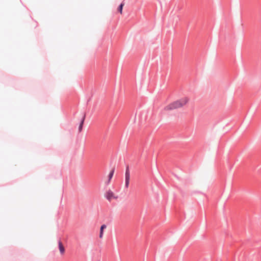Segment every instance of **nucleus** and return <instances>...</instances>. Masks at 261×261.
Wrapping results in <instances>:
<instances>
[{
  "mask_svg": "<svg viewBox=\"0 0 261 261\" xmlns=\"http://www.w3.org/2000/svg\"><path fill=\"white\" fill-rule=\"evenodd\" d=\"M190 99L188 97H184L180 99L174 101L164 108V111L169 112L175 109H179L187 105L189 102Z\"/></svg>",
  "mask_w": 261,
  "mask_h": 261,
  "instance_id": "1",
  "label": "nucleus"
},
{
  "mask_svg": "<svg viewBox=\"0 0 261 261\" xmlns=\"http://www.w3.org/2000/svg\"><path fill=\"white\" fill-rule=\"evenodd\" d=\"M114 194L111 191H109L107 193V196H113Z\"/></svg>",
  "mask_w": 261,
  "mask_h": 261,
  "instance_id": "9",
  "label": "nucleus"
},
{
  "mask_svg": "<svg viewBox=\"0 0 261 261\" xmlns=\"http://www.w3.org/2000/svg\"><path fill=\"white\" fill-rule=\"evenodd\" d=\"M58 244H59V249L60 252L61 254L63 255L64 254L65 251L64 247L63 245V243L61 241L59 242Z\"/></svg>",
  "mask_w": 261,
  "mask_h": 261,
  "instance_id": "3",
  "label": "nucleus"
},
{
  "mask_svg": "<svg viewBox=\"0 0 261 261\" xmlns=\"http://www.w3.org/2000/svg\"><path fill=\"white\" fill-rule=\"evenodd\" d=\"M124 5V3H121L118 8V11H119L120 14H122V9H123Z\"/></svg>",
  "mask_w": 261,
  "mask_h": 261,
  "instance_id": "5",
  "label": "nucleus"
},
{
  "mask_svg": "<svg viewBox=\"0 0 261 261\" xmlns=\"http://www.w3.org/2000/svg\"><path fill=\"white\" fill-rule=\"evenodd\" d=\"M84 119H85V117H84L83 118V120H82L81 122V124L79 126V131L80 132H81L82 129V128H83V123H84Z\"/></svg>",
  "mask_w": 261,
  "mask_h": 261,
  "instance_id": "7",
  "label": "nucleus"
},
{
  "mask_svg": "<svg viewBox=\"0 0 261 261\" xmlns=\"http://www.w3.org/2000/svg\"><path fill=\"white\" fill-rule=\"evenodd\" d=\"M109 202H111L113 198L116 199L117 197H106Z\"/></svg>",
  "mask_w": 261,
  "mask_h": 261,
  "instance_id": "8",
  "label": "nucleus"
},
{
  "mask_svg": "<svg viewBox=\"0 0 261 261\" xmlns=\"http://www.w3.org/2000/svg\"><path fill=\"white\" fill-rule=\"evenodd\" d=\"M114 170H112L111 172L110 173L109 175V182L110 181L111 178H112L113 174H114Z\"/></svg>",
  "mask_w": 261,
  "mask_h": 261,
  "instance_id": "6",
  "label": "nucleus"
},
{
  "mask_svg": "<svg viewBox=\"0 0 261 261\" xmlns=\"http://www.w3.org/2000/svg\"><path fill=\"white\" fill-rule=\"evenodd\" d=\"M106 228V225H102L101 226L100 230V234H99V238H102L103 237V229Z\"/></svg>",
  "mask_w": 261,
  "mask_h": 261,
  "instance_id": "4",
  "label": "nucleus"
},
{
  "mask_svg": "<svg viewBox=\"0 0 261 261\" xmlns=\"http://www.w3.org/2000/svg\"><path fill=\"white\" fill-rule=\"evenodd\" d=\"M125 186L128 187L129 183L130 174L128 170H126L125 172Z\"/></svg>",
  "mask_w": 261,
  "mask_h": 261,
  "instance_id": "2",
  "label": "nucleus"
}]
</instances>
